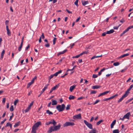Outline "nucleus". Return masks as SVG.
<instances>
[{
  "instance_id": "nucleus-1",
  "label": "nucleus",
  "mask_w": 133,
  "mask_h": 133,
  "mask_svg": "<svg viewBox=\"0 0 133 133\" xmlns=\"http://www.w3.org/2000/svg\"><path fill=\"white\" fill-rule=\"evenodd\" d=\"M61 126V125L60 124H58L57 125L51 126L49 128V130L47 131V132L48 133H51L53 131H57L60 129Z\"/></svg>"
},
{
  "instance_id": "nucleus-2",
  "label": "nucleus",
  "mask_w": 133,
  "mask_h": 133,
  "mask_svg": "<svg viewBox=\"0 0 133 133\" xmlns=\"http://www.w3.org/2000/svg\"><path fill=\"white\" fill-rule=\"evenodd\" d=\"M65 106L64 104H63L61 105H58L56 106V109L59 112L62 111L64 110Z\"/></svg>"
},
{
  "instance_id": "nucleus-3",
  "label": "nucleus",
  "mask_w": 133,
  "mask_h": 133,
  "mask_svg": "<svg viewBox=\"0 0 133 133\" xmlns=\"http://www.w3.org/2000/svg\"><path fill=\"white\" fill-rule=\"evenodd\" d=\"M130 114V112L127 113L123 116V118H120L119 119L123 121L125 119H129Z\"/></svg>"
},
{
  "instance_id": "nucleus-4",
  "label": "nucleus",
  "mask_w": 133,
  "mask_h": 133,
  "mask_svg": "<svg viewBox=\"0 0 133 133\" xmlns=\"http://www.w3.org/2000/svg\"><path fill=\"white\" fill-rule=\"evenodd\" d=\"M75 125V124L73 122H66L63 125L64 127H65L68 126H73Z\"/></svg>"
},
{
  "instance_id": "nucleus-5",
  "label": "nucleus",
  "mask_w": 133,
  "mask_h": 133,
  "mask_svg": "<svg viewBox=\"0 0 133 133\" xmlns=\"http://www.w3.org/2000/svg\"><path fill=\"white\" fill-rule=\"evenodd\" d=\"M84 122L87 126L90 129H92V125L90 123H88L86 120H84Z\"/></svg>"
},
{
  "instance_id": "nucleus-6",
  "label": "nucleus",
  "mask_w": 133,
  "mask_h": 133,
  "mask_svg": "<svg viewBox=\"0 0 133 133\" xmlns=\"http://www.w3.org/2000/svg\"><path fill=\"white\" fill-rule=\"evenodd\" d=\"M73 118L75 119H80L81 118V114H79L74 116Z\"/></svg>"
},
{
  "instance_id": "nucleus-7",
  "label": "nucleus",
  "mask_w": 133,
  "mask_h": 133,
  "mask_svg": "<svg viewBox=\"0 0 133 133\" xmlns=\"http://www.w3.org/2000/svg\"><path fill=\"white\" fill-rule=\"evenodd\" d=\"M41 123L40 122H38L36 123L33 126V127L36 129L41 124Z\"/></svg>"
},
{
  "instance_id": "nucleus-8",
  "label": "nucleus",
  "mask_w": 133,
  "mask_h": 133,
  "mask_svg": "<svg viewBox=\"0 0 133 133\" xmlns=\"http://www.w3.org/2000/svg\"><path fill=\"white\" fill-rule=\"evenodd\" d=\"M132 28H133V25H131L129 26L127 29H126L125 30L123 31V34H124L127 32L130 29Z\"/></svg>"
},
{
  "instance_id": "nucleus-9",
  "label": "nucleus",
  "mask_w": 133,
  "mask_h": 133,
  "mask_svg": "<svg viewBox=\"0 0 133 133\" xmlns=\"http://www.w3.org/2000/svg\"><path fill=\"white\" fill-rule=\"evenodd\" d=\"M127 96L125 94H124L123 95L122 97L118 100V102H121L123 99L125 98Z\"/></svg>"
},
{
  "instance_id": "nucleus-10",
  "label": "nucleus",
  "mask_w": 133,
  "mask_h": 133,
  "mask_svg": "<svg viewBox=\"0 0 133 133\" xmlns=\"http://www.w3.org/2000/svg\"><path fill=\"white\" fill-rule=\"evenodd\" d=\"M47 89V86H46L45 87H44V88H43L42 91H41L40 92V94L38 95V97H39L43 93V92L45 91V90Z\"/></svg>"
},
{
  "instance_id": "nucleus-11",
  "label": "nucleus",
  "mask_w": 133,
  "mask_h": 133,
  "mask_svg": "<svg viewBox=\"0 0 133 133\" xmlns=\"http://www.w3.org/2000/svg\"><path fill=\"white\" fill-rule=\"evenodd\" d=\"M6 30L7 31V34L8 36H10L11 35V32L10 30L9 29L8 26H7L6 27Z\"/></svg>"
},
{
  "instance_id": "nucleus-12",
  "label": "nucleus",
  "mask_w": 133,
  "mask_h": 133,
  "mask_svg": "<svg viewBox=\"0 0 133 133\" xmlns=\"http://www.w3.org/2000/svg\"><path fill=\"white\" fill-rule=\"evenodd\" d=\"M76 86V85H74L70 87V91L71 92H72V91L74 90V89L75 88Z\"/></svg>"
},
{
  "instance_id": "nucleus-13",
  "label": "nucleus",
  "mask_w": 133,
  "mask_h": 133,
  "mask_svg": "<svg viewBox=\"0 0 133 133\" xmlns=\"http://www.w3.org/2000/svg\"><path fill=\"white\" fill-rule=\"evenodd\" d=\"M116 122V120H114L112 122L111 124V128H113L114 125H115Z\"/></svg>"
},
{
  "instance_id": "nucleus-14",
  "label": "nucleus",
  "mask_w": 133,
  "mask_h": 133,
  "mask_svg": "<svg viewBox=\"0 0 133 133\" xmlns=\"http://www.w3.org/2000/svg\"><path fill=\"white\" fill-rule=\"evenodd\" d=\"M57 104V102L56 100H52V105H56Z\"/></svg>"
},
{
  "instance_id": "nucleus-15",
  "label": "nucleus",
  "mask_w": 133,
  "mask_h": 133,
  "mask_svg": "<svg viewBox=\"0 0 133 133\" xmlns=\"http://www.w3.org/2000/svg\"><path fill=\"white\" fill-rule=\"evenodd\" d=\"M100 87V86L98 85H95L93 86L92 87V88L93 89H97L99 88Z\"/></svg>"
},
{
  "instance_id": "nucleus-16",
  "label": "nucleus",
  "mask_w": 133,
  "mask_h": 133,
  "mask_svg": "<svg viewBox=\"0 0 133 133\" xmlns=\"http://www.w3.org/2000/svg\"><path fill=\"white\" fill-rule=\"evenodd\" d=\"M82 5L84 6L88 3V2L87 1H82Z\"/></svg>"
},
{
  "instance_id": "nucleus-17",
  "label": "nucleus",
  "mask_w": 133,
  "mask_h": 133,
  "mask_svg": "<svg viewBox=\"0 0 133 133\" xmlns=\"http://www.w3.org/2000/svg\"><path fill=\"white\" fill-rule=\"evenodd\" d=\"M62 70H59V71L55 73L54 74V75H55V76H57L58 75V74L61 73L62 72Z\"/></svg>"
},
{
  "instance_id": "nucleus-18",
  "label": "nucleus",
  "mask_w": 133,
  "mask_h": 133,
  "mask_svg": "<svg viewBox=\"0 0 133 133\" xmlns=\"http://www.w3.org/2000/svg\"><path fill=\"white\" fill-rule=\"evenodd\" d=\"M62 70H59V71L55 73L54 74V75H55V76H57L58 75V74L61 73L62 72Z\"/></svg>"
},
{
  "instance_id": "nucleus-19",
  "label": "nucleus",
  "mask_w": 133,
  "mask_h": 133,
  "mask_svg": "<svg viewBox=\"0 0 133 133\" xmlns=\"http://www.w3.org/2000/svg\"><path fill=\"white\" fill-rule=\"evenodd\" d=\"M114 31V30L113 29L110 30L109 31H107V34H110L113 33Z\"/></svg>"
},
{
  "instance_id": "nucleus-20",
  "label": "nucleus",
  "mask_w": 133,
  "mask_h": 133,
  "mask_svg": "<svg viewBox=\"0 0 133 133\" xmlns=\"http://www.w3.org/2000/svg\"><path fill=\"white\" fill-rule=\"evenodd\" d=\"M102 55L100 56H94L91 58V59H93L95 58L99 57H102Z\"/></svg>"
},
{
  "instance_id": "nucleus-21",
  "label": "nucleus",
  "mask_w": 133,
  "mask_h": 133,
  "mask_svg": "<svg viewBox=\"0 0 133 133\" xmlns=\"http://www.w3.org/2000/svg\"><path fill=\"white\" fill-rule=\"evenodd\" d=\"M5 53V50H3L2 51V53H1V59H2V58H3V56L4 55V54Z\"/></svg>"
},
{
  "instance_id": "nucleus-22",
  "label": "nucleus",
  "mask_w": 133,
  "mask_h": 133,
  "mask_svg": "<svg viewBox=\"0 0 133 133\" xmlns=\"http://www.w3.org/2000/svg\"><path fill=\"white\" fill-rule=\"evenodd\" d=\"M51 124L53 125L56 126V125L57 124V123L53 119L51 121Z\"/></svg>"
},
{
  "instance_id": "nucleus-23",
  "label": "nucleus",
  "mask_w": 133,
  "mask_h": 133,
  "mask_svg": "<svg viewBox=\"0 0 133 133\" xmlns=\"http://www.w3.org/2000/svg\"><path fill=\"white\" fill-rule=\"evenodd\" d=\"M130 90L129 89V88H128L127 90L125 92V94L127 95V96L129 94L130 92L129 91Z\"/></svg>"
},
{
  "instance_id": "nucleus-24",
  "label": "nucleus",
  "mask_w": 133,
  "mask_h": 133,
  "mask_svg": "<svg viewBox=\"0 0 133 133\" xmlns=\"http://www.w3.org/2000/svg\"><path fill=\"white\" fill-rule=\"evenodd\" d=\"M59 87V84L56 85L54 87L52 88L54 90H55L56 89L58 88Z\"/></svg>"
},
{
  "instance_id": "nucleus-25",
  "label": "nucleus",
  "mask_w": 133,
  "mask_h": 133,
  "mask_svg": "<svg viewBox=\"0 0 133 133\" xmlns=\"http://www.w3.org/2000/svg\"><path fill=\"white\" fill-rule=\"evenodd\" d=\"M75 98V97L72 95L70 96L69 97V98L70 100L74 99Z\"/></svg>"
},
{
  "instance_id": "nucleus-26",
  "label": "nucleus",
  "mask_w": 133,
  "mask_h": 133,
  "mask_svg": "<svg viewBox=\"0 0 133 133\" xmlns=\"http://www.w3.org/2000/svg\"><path fill=\"white\" fill-rule=\"evenodd\" d=\"M109 92V91H107L105 92H104L103 93H101V95H102V96L108 93Z\"/></svg>"
},
{
  "instance_id": "nucleus-27",
  "label": "nucleus",
  "mask_w": 133,
  "mask_h": 133,
  "mask_svg": "<svg viewBox=\"0 0 133 133\" xmlns=\"http://www.w3.org/2000/svg\"><path fill=\"white\" fill-rule=\"evenodd\" d=\"M8 126H10V128H12V124L9 122L7 123L6 124V125L5 126V127H6Z\"/></svg>"
},
{
  "instance_id": "nucleus-28",
  "label": "nucleus",
  "mask_w": 133,
  "mask_h": 133,
  "mask_svg": "<svg viewBox=\"0 0 133 133\" xmlns=\"http://www.w3.org/2000/svg\"><path fill=\"white\" fill-rule=\"evenodd\" d=\"M36 129L35 128L32 127V129L31 131L32 133H36Z\"/></svg>"
},
{
  "instance_id": "nucleus-29",
  "label": "nucleus",
  "mask_w": 133,
  "mask_h": 133,
  "mask_svg": "<svg viewBox=\"0 0 133 133\" xmlns=\"http://www.w3.org/2000/svg\"><path fill=\"white\" fill-rule=\"evenodd\" d=\"M20 123V122L19 121L18 122L16 123L15 125L14 126V127L15 128L16 127L18 126L19 125V123Z\"/></svg>"
},
{
  "instance_id": "nucleus-30",
  "label": "nucleus",
  "mask_w": 133,
  "mask_h": 133,
  "mask_svg": "<svg viewBox=\"0 0 133 133\" xmlns=\"http://www.w3.org/2000/svg\"><path fill=\"white\" fill-rule=\"evenodd\" d=\"M96 130L95 129H94L90 131L89 133H96Z\"/></svg>"
},
{
  "instance_id": "nucleus-31",
  "label": "nucleus",
  "mask_w": 133,
  "mask_h": 133,
  "mask_svg": "<svg viewBox=\"0 0 133 133\" xmlns=\"http://www.w3.org/2000/svg\"><path fill=\"white\" fill-rule=\"evenodd\" d=\"M46 113L49 115H52L53 114V113L52 112L50 111L49 110H46Z\"/></svg>"
},
{
  "instance_id": "nucleus-32",
  "label": "nucleus",
  "mask_w": 133,
  "mask_h": 133,
  "mask_svg": "<svg viewBox=\"0 0 133 133\" xmlns=\"http://www.w3.org/2000/svg\"><path fill=\"white\" fill-rule=\"evenodd\" d=\"M119 63L118 62H115L113 63V65L115 66H117L119 65Z\"/></svg>"
},
{
  "instance_id": "nucleus-33",
  "label": "nucleus",
  "mask_w": 133,
  "mask_h": 133,
  "mask_svg": "<svg viewBox=\"0 0 133 133\" xmlns=\"http://www.w3.org/2000/svg\"><path fill=\"white\" fill-rule=\"evenodd\" d=\"M31 108L30 107H28L25 110V112H27Z\"/></svg>"
},
{
  "instance_id": "nucleus-34",
  "label": "nucleus",
  "mask_w": 133,
  "mask_h": 133,
  "mask_svg": "<svg viewBox=\"0 0 133 133\" xmlns=\"http://www.w3.org/2000/svg\"><path fill=\"white\" fill-rule=\"evenodd\" d=\"M118 96V95L117 94H116L115 95L111 97H110V99H112L115 97L116 96Z\"/></svg>"
},
{
  "instance_id": "nucleus-35",
  "label": "nucleus",
  "mask_w": 133,
  "mask_h": 133,
  "mask_svg": "<svg viewBox=\"0 0 133 133\" xmlns=\"http://www.w3.org/2000/svg\"><path fill=\"white\" fill-rule=\"evenodd\" d=\"M102 121H103L102 120H101L98 121V122L97 123L96 125H99Z\"/></svg>"
},
{
  "instance_id": "nucleus-36",
  "label": "nucleus",
  "mask_w": 133,
  "mask_h": 133,
  "mask_svg": "<svg viewBox=\"0 0 133 133\" xmlns=\"http://www.w3.org/2000/svg\"><path fill=\"white\" fill-rule=\"evenodd\" d=\"M10 110L11 111H12L14 110V106L13 105L11 106L10 108Z\"/></svg>"
},
{
  "instance_id": "nucleus-37",
  "label": "nucleus",
  "mask_w": 133,
  "mask_h": 133,
  "mask_svg": "<svg viewBox=\"0 0 133 133\" xmlns=\"http://www.w3.org/2000/svg\"><path fill=\"white\" fill-rule=\"evenodd\" d=\"M113 132V133H119V130L118 129L114 130Z\"/></svg>"
},
{
  "instance_id": "nucleus-38",
  "label": "nucleus",
  "mask_w": 133,
  "mask_h": 133,
  "mask_svg": "<svg viewBox=\"0 0 133 133\" xmlns=\"http://www.w3.org/2000/svg\"><path fill=\"white\" fill-rule=\"evenodd\" d=\"M96 91L94 90H91V91L90 94H95L96 93Z\"/></svg>"
},
{
  "instance_id": "nucleus-39",
  "label": "nucleus",
  "mask_w": 133,
  "mask_h": 133,
  "mask_svg": "<svg viewBox=\"0 0 133 133\" xmlns=\"http://www.w3.org/2000/svg\"><path fill=\"white\" fill-rule=\"evenodd\" d=\"M22 45H23L21 44L20 46L19 47L18 50L19 51H20L21 50L22 46Z\"/></svg>"
},
{
  "instance_id": "nucleus-40",
  "label": "nucleus",
  "mask_w": 133,
  "mask_h": 133,
  "mask_svg": "<svg viewBox=\"0 0 133 133\" xmlns=\"http://www.w3.org/2000/svg\"><path fill=\"white\" fill-rule=\"evenodd\" d=\"M56 38L55 37H54V38L53 40V44L54 45L56 43Z\"/></svg>"
},
{
  "instance_id": "nucleus-41",
  "label": "nucleus",
  "mask_w": 133,
  "mask_h": 133,
  "mask_svg": "<svg viewBox=\"0 0 133 133\" xmlns=\"http://www.w3.org/2000/svg\"><path fill=\"white\" fill-rule=\"evenodd\" d=\"M81 56V54H80L79 55H77L75 56H74L73 57V58H78L80 56Z\"/></svg>"
},
{
  "instance_id": "nucleus-42",
  "label": "nucleus",
  "mask_w": 133,
  "mask_h": 133,
  "mask_svg": "<svg viewBox=\"0 0 133 133\" xmlns=\"http://www.w3.org/2000/svg\"><path fill=\"white\" fill-rule=\"evenodd\" d=\"M70 107V105H68L67 106V107L66 108V110H69Z\"/></svg>"
},
{
  "instance_id": "nucleus-43",
  "label": "nucleus",
  "mask_w": 133,
  "mask_h": 133,
  "mask_svg": "<svg viewBox=\"0 0 133 133\" xmlns=\"http://www.w3.org/2000/svg\"><path fill=\"white\" fill-rule=\"evenodd\" d=\"M55 76L54 74L51 75L49 77V79L50 80L51 78H52L54 76Z\"/></svg>"
},
{
  "instance_id": "nucleus-44",
  "label": "nucleus",
  "mask_w": 133,
  "mask_h": 133,
  "mask_svg": "<svg viewBox=\"0 0 133 133\" xmlns=\"http://www.w3.org/2000/svg\"><path fill=\"white\" fill-rule=\"evenodd\" d=\"M18 99L16 100L14 102V105H16L17 103L18 102Z\"/></svg>"
},
{
  "instance_id": "nucleus-45",
  "label": "nucleus",
  "mask_w": 133,
  "mask_h": 133,
  "mask_svg": "<svg viewBox=\"0 0 133 133\" xmlns=\"http://www.w3.org/2000/svg\"><path fill=\"white\" fill-rule=\"evenodd\" d=\"M78 0H76V1H75V2L74 3L77 6H78Z\"/></svg>"
},
{
  "instance_id": "nucleus-46",
  "label": "nucleus",
  "mask_w": 133,
  "mask_h": 133,
  "mask_svg": "<svg viewBox=\"0 0 133 133\" xmlns=\"http://www.w3.org/2000/svg\"><path fill=\"white\" fill-rule=\"evenodd\" d=\"M88 53V52L86 51H84L82 52V53H81V55H82L84 54H87Z\"/></svg>"
},
{
  "instance_id": "nucleus-47",
  "label": "nucleus",
  "mask_w": 133,
  "mask_h": 133,
  "mask_svg": "<svg viewBox=\"0 0 133 133\" xmlns=\"http://www.w3.org/2000/svg\"><path fill=\"white\" fill-rule=\"evenodd\" d=\"M99 100H96L95 102L94 103H93V105H95V104H96L97 103H98L99 102Z\"/></svg>"
},
{
  "instance_id": "nucleus-48",
  "label": "nucleus",
  "mask_w": 133,
  "mask_h": 133,
  "mask_svg": "<svg viewBox=\"0 0 133 133\" xmlns=\"http://www.w3.org/2000/svg\"><path fill=\"white\" fill-rule=\"evenodd\" d=\"M8 23H9V21H8L6 20V21L5 22V25H6V27L7 26H8Z\"/></svg>"
},
{
  "instance_id": "nucleus-49",
  "label": "nucleus",
  "mask_w": 133,
  "mask_h": 133,
  "mask_svg": "<svg viewBox=\"0 0 133 133\" xmlns=\"http://www.w3.org/2000/svg\"><path fill=\"white\" fill-rule=\"evenodd\" d=\"M76 66H74L73 67V69H68L67 70V71H72V70H74V68H75V67H76Z\"/></svg>"
},
{
  "instance_id": "nucleus-50",
  "label": "nucleus",
  "mask_w": 133,
  "mask_h": 133,
  "mask_svg": "<svg viewBox=\"0 0 133 133\" xmlns=\"http://www.w3.org/2000/svg\"><path fill=\"white\" fill-rule=\"evenodd\" d=\"M34 103V101L32 102L28 106L31 108V107L33 105Z\"/></svg>"
},
{
  "instance_id": "nucleus-51",
  "label": "nucleus",
  "mask_w": 133,
  "mask_h": 133,
  "mask_svg": "<svg viewBox=\"0 0 133 133\" xmlns=\"http://www.w3.org/2000/svg\"><path fill=\"white\" fill-rule=\"evenodd\" d=\"M40 38H41V39L42 38V39H44V34L43 33H42V35L40 37Z\"/></svg>"
},
{
  "instance_id": "nucleus-52",
  "label": "nucleus",
  "mask_w": 133,
  "mask_h": 133,
  "mask_svg": "<svg viewBox=\"0 0 133 133\" xmlns=\"http://www.w3.org/2000/svg\"><path fill=\"white\" fill-rule=\"evenodd\" d=\"M98 77V76L97 75L95 74H93L92 76V77L94 78H96L97 77Z\"/></svg>"
},
{
  "instance_id": "nucleus-53",
  "label": "nucleus",
  "mask_w": 133,
  "mask_h": 133,
  "mask_svg": "<svg viewBox=\"0 0 133 133\" xmlns=\"http://www.w3.org/2000/svg\"><path fill=\"white\" fill-rule=\"evenodd\" d=\"M129 55V54L127 53V54H124L123 55V57H125L128 56Z\"/></svg>"
},
{
  "instance_id": "nucleus-54",
  "label": "nucleus",
  "mask_w": 133,
  "mask_h": 133,
  "mask_svg": "<svg viewBox=\"0 0 133 133\" xmlns=\"http://www.w3.org/2000/svg\"><path fill=\"white\" fill-rule=\"evenodd\" d=\"M51 121H50V122H46V125H48L50 124H51Z\"/></svg>"
},
{
  "instance_id": "nucleus-55",
  "label": "nucleus",
  "mask_w": 133,
  "mask_h": 133,
  "mask_svg": "<svg viewBox=\"0 0 133 133\" xmlns=\"http://www.w3.org/2000/svg\"><path fill=\"white\" fill-rule=\"evenodd\" d=\"M63 51L59 52V53H58L57 54V56H59V55L61 54H63Z\"/></svg>"
},
{
  "instance_id": "nucleus-56",
  "label": "nucleus",
  "mask_w": 133,
  "mask_h": 133,
  "mask_svg": "<svg viewBox=\"0 0 133 133\" xmlns=\"http://www.w3.org/2000/svg\"><path fill=\"white\" fill-rule=\"evenodd\" d=\"M106 34H107V32H105L102 34V36H104L106 35Z\"/></svg>"
},
{
  "instance_id": "nucleus-57",
  "label": "nucleus",
  "mask_w": 133,
  "mask_h": 133,
  "mask_svg": "<svg viewBox=\"0 0 133 133\" xmlns=\"http://www.w3.org/2000/svg\"><path fill=\"white\" fill-rule=\"evenodd\" d=\"M5 98H3V100H2V102L4 103L5 102Z\"/></svg>"
},
{
  "instance_id": "nucleus-58",
  "label": "nucleus",
  "mask_w": 133,
  "mask_h": 133,
  "mask_svg": "<svg viewBox=\"0 0 133 133\" xmlns=\"http://www.w3.org/2000/svg\"><path fill=\"white\" fill-rule=\"evenodd\" d=\"M75 45V44L74 43L71 44H70V46L71 47V48H72V47L74 46Z\"/></svg>"
},
{
  "instance_id": "nucleus-59",
  "label": "nucleus",
  "mask_w": 133,
  "mask_h": 133,
  "mask_svg": "<svg viewBox=\"0 0 133 133\" xmlns=\"http://www.w3.org/2000/svg\"><path fill=\"white\" fill-rule=\"evenodd\" d=\"M119 26H115L114 27V29L117 30L118 29Z\"/></svg>"
},
{
  "instance_id": "nucleus-60",
  "label": "nucleus",
  "mask_w": 133,
  "mask_h": 133,
  "mask_svg": "<svg viewBox=\"0 0 133 133\" xmlns=\"http://www.w3.org/2000/svg\"><path fill=\"white\" fill-rule=\"evenodd\" d=\"M13 114H12V115L10 116V118L9 119V121H10L11 120V119L13 117Z\"/></svg>"
},
{
  "instance_id": "nucleus-61",
  "label": "nucleus",
  "mask_w": 133,
  "mask_h": 133,
  "mask_svg": "<svg viewBox=\"0 0 133 133\" xmlns=\"http://www.w3.org/2000/svg\"><path fill=\"white\" fill-rule=\"evenodd\" d=\"M66 10L68 12L69 14H72V12H71V11H69V10H68V9H66Z\"/></svg>"
},
{
  "instance_id": "nucleus-62",
  "label": "nucleus",
  "mask_w": 133,
  "mask_h": 133,
  "mask_svg": "<svg viewBox=\"0 0 133 133\" xmlns=\"http://www.w3.org/2000/svg\"><path fill=\"white\" fill-rule=\"evenodd\" d=\"M80 17H79L78 18H77L76 19V22H78L79 21V20H80Z\"/></svg>"
},
{
  "instance_id": "nucleus-63",
  "label": "nucleus",
  "mask_w": 133,
  "mask_h": 133,
  "mask_svg": "<svg viewBox=\"0 0 133 133\" xmlns=\"http://www.w3.org/2000/svg\"><path fill=\"white\" fill-rule=\"evenodd\" d=\"M107 68H103L101 70V72H103L105 70L107 69Z\"/></svg>"
},
{
  "instance_id": "nucleus-64",
  "label": "nucleus",
  "mask_w": 133,
  "mask_h": 133,
  "mask_svg": "<svg viewBox=\"0 0 133 133\" xmlns=\"http://www.w3.org/2000/svg\"><path fill=\"white\" fill-rule=\"evenodd\" d=\"M45 46L47 47H49L50 46L49 45L48 43L45 44Z\"/></svg>"
}]
</instances>
